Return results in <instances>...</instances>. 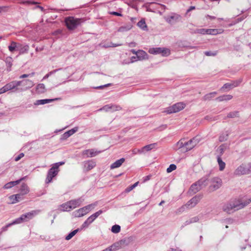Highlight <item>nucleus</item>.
<instances>
[{"instance_id": "nucleus-1", "label": "nucleus", "mask_w": 251, "mask_h": 251, "mask_svg": "<svg viewBox=\"0 0 251 251\" xmlns=\"http://www.w3.org/2000/svg\"><path fill=\"white\" fill-rule=\"evenodd\" d=\"M251 202V198L244 202H242L237 199H232L225 203L222 205V210L227 214H231L235 211L244 208L245 206Z\"/></svg>"}, {"instance_id": "nucleus-2", "label": "nucleus", "mask_w": 251, "mask_h": 251, "mask_svg": "<svg viewBox=\"0 0 251 251\" xmlns=\"http://www.w3.org/2000/svg\"><path fill=\"white\" fill-rule=\"evenodd\" d=\"M196 137L186 141L185 139H180L176 145V149L180 150L181 152H186L194 148L198 143Z\"/></svg>"}, {"instance_id": "nucleus-3", "label": "nucleus", "mask_w": 251, "mask_h": 251, "mask_svg": "<svg viewBox=\"0 0 251 251\" xmlns=\"http://www.w3.org/2000/svg\"><path fill=\"white\" fill-rule=\"evenodd\" d=\"M23 82L24 81H13L6 84L0 89V94L4 93L9 90H12L13 92L24 91L22 88H18V86L22 84Z\"/></svg>"}, {"instance_id": "nucleus-4", "label": "nucleus", "mask_w": 251, "mask_h": 251, "mask_svg": "<svg viewBox=\"0 0 251 251\" xmlns=\"http://www.w3.org/2000/svg\"><path fill=\"white\" fill-rule=\"evenodd\" d=\"M97 202H95L81 208L75 212L73 214L75 217H81L88 213L92 209L97 206Z\"/></svg>"}, {"instance_id": "nucleus-5", "label": "nucleus", "mask_w": 251, "mask_h": 251, "mask_svg": "<svg viewBox=\"0 0 251 251\" xmlns=\"http://www.w3.org/2000/svg\"><path fill=\"white\" fill-rule=\"evenodd\" d=\"M38 213V211L32 210L29 212L23 214L20 217L13 221V224H18L28 221L30 219H32Z\"/></svg>"}, {"instance_id": "nucleus-6", "label": "nucleus", "mask_w": 251, "mask_h": 251, "mask_svg": "<svg viewBox=\"0 0 251 251\" xmlns=\"http://www.w3.org/2000/svg\"><path fill=\"white\" fill-rule=\"evenodd\" d=\"M81 19L69 17L65 19V24L69 30H73L80 24Z\"/></svg>"}, {"instance_id": "nucleus-7", "label": "nucleus", "mask_w": 251, "mask_h": 251, "mask_svg": "<svg viewBox=\"0 0 251 251\" xmlns=\"http://www.w3.org/2000/svg\"><path fill=\"white\" fill-rule=\"evenodd\" d=\"M185 104L182 102L176 103L172 106H169L165 109L164 112L167 114H172L173 113L178 112L185 107Z\"/></svg>"}, {"instance_id": "nucleus-8", "label": "nucleus", "mask_w": 251, "mask_h": 251, "mask_svg": "<svg viewBox=\"0 0 251 251\" xmlns=\"http://www.w3.org/2000/svg\"><path fill=\"white\" fill-rule=\"evenodd\" d=\"M222 179L218 177H215L211 179L209 189L210 191H214L220 188L222 185Z\"/></svg>"}, {"instance_id": "nucleus-9", "label": "nucleus", "mask_w": 251, "mask_h": 251, "mask_svg": "<svg viewBox=\"0 0 251 251\" xmlns=\"http://www.w3.org/2000/svg\"><path fill=\"white\" fill-rule=\"evenodd\" d=\"M181 19V16L176 13H172L165 17V21L171 25L180 22Z\"/></svg>"}, {"instance_id": "nucleus-10", "label": "nucleus", "mask_w": 251, "mask_h": 251, "mask_svg": "<svg viewBox=\"0 0 251 251\" xmlns=\"http://www.w3.org/2000/svg\"><path fill=\"white\" fill-rule=\"evenodd\" d=\"M202 198V195H197L193 197L186 204L187 209L194 207Z\"/></svg>"}, {"instance_id": "nucleus-11", "label": "nucleus", "mask_w": 251, "mask_h": 251, "mask_svg": "<svg viewBox=\"0 0 251 251\" xmlns=\"http://www.w3.org/2000/svg\"><path fill=\"white\" fill-rule=\"evenodd\" d=\"M149 51L151 54H162L163 56H168L170 54V50L168 49L162 48H151Z\"/></svg>"}, {"instance_id": "nucleus-12", "label": "nucleus", "mask_w": 251, "mask_h": 251, "mask_svg": "<svg viewBox=\"0 0 251 251\" xmlns=\"http://www.w3.org/2000/svg\"><path fill=\"white\" fill-rule=\"evenodd\" d=\"M58 171L59 170H57L56 169L52 167L48 172L46 179V183H50L52 181L53 177L57 175Z\"/></svg>"}, {"instance_id": "nucleus-13", "label": "nucleus", "mask_w": 251, "mask_h": 251, "mask_svg": "<svg viewBox=\"0 0 251 251\" xmlns=\"http://www.w3.org/2000/svg\"><path fill=\"white\" fill-rule=\"evenodd\" d=\"M234 174L236 176L247 175L248 172L246 164H242L240 165L235 171Z\"/></svg>"}, {"instance_id": "nucleus-14", "label": "nucleus", "mask_w": 251, "mask_h": 251, "mask_svg": "<svg viewBox=\"0 0 251 251\" xmlns=\"http://www.w3.org/2000/svg\"><path fill=\"white\" fill-rule=\"evenodd\" d=\"M100 151H95L94 149H88L82 151V155H86L87 157H92L96 156Z\"/></svg>"}, {"instance_id": "nucleus-15", "label": "nucleus", "mask_w": 251, "mask_h": 251, "mask_svg": "<svg viewBox=\"0 0 251 251\" xmlns=\"http://www.w3.org/2000/svg\"><path fill=\"white\" fill-rule=\"evenodd\" d=\"M84 170L85 171H89L96 166V162L93 160H88L83 162Z\"/></svg>"}, {"instance_id": "nucleus-16", "label": "nucleus", "mask_w": 251, "mask_h": 251, "mask_svg": "<svg viewBox=\"0 0 251 251\" xmlns=\"http://www.w3.org/2000/svg\"><path fill=\"white\" fill-rule=\"evenodd\" d=\"M84 199L79 198L78 199L73 200L69 201V203L71 206V209H74L78 206H79L82 202L84 201Z\"/></svg>"}, {"instance_id": "nucleus-17", "label": "nucleus", "mask_w": 251, "mask_h": 251, "mask_svg": "<svg viewBox=\"0 0 251 251\" xmlns=\"http://www.w3.org/2000/svg\"><path fill=\"white\" fill-rule=\"evenodd\" d=\"M208 178H209V176L207 175L205 176L202 178H201L200 179H199L198 181L196 182L198 185H199L200 186V188L201 189L203 187H206L208 183Z\"/></svg>"}, {"instance_id": "nucleus-18", "label": "nucleus", "mask_w": 251, "mask_h": 251, "mask_svg": "<svg viewBox=\"0 0 251 251\" xmlns=\"http://www.w3.org/2000/svg\"><path fill=\"white\" fill-rule=\"evenodd\" d=\"M241 80H236L233 82H232L231 83H227L224 85V86L222 87V89H231L234 87H236L240 84L241 82Z\"/></svg>"}, {"instance_id": "nucleus-19", "label": "nucleus", "mask_w": 251, "mask_h": 251, "mask_svg": "<svg viewBox=\"0 0 251 251\" xmlns=\"http://www.w3.org/2000/svg\"><path fill=\"white\" fill-rule=\"evenodd\" d=\"M78 130V127H75L72 128L71 130H69L66 132H65L62 135L61 137L62 140H65L71 136L72 135L74 134L75 132Z\"/></svg>"}, {"instance_id": "nucleus-20", "label": "nucleus", "mask_w": 251, "mask_h": 251, "mask_svg": "<svg viewBox=\"0 0 251 251\" xmlns=\"http://www.w3.org/2000/svg\"><path fill=\"white\" fill-rule=\"evenodd\" d=\"M29 47L27 45H23L19 43L17 50L19 51L20 54H22L27 53L29 50Z\"/></svg>"}, {"instance_id": "nucleus-21", "label": "nucleus", "mask_w": 251, "mask_h": 251, "mask_svg": "<svg viewBox=\"0 0 251 251\" xmlns=\"http://www.w3.org/2000/svg\"><path fill=\"white\" fill-rule=\"evenodd\" d=\"M9 199L11 201V203L14 204L18 202V201H20V200H22L23 199V197H22L21 194H18L10 196L9 197Z\"/></svg>"}, {"instance_id": "nucleus-22", "label": "nucleus", "mask_w": 251, "mask_h": 251, "mask_svg": "<svg viewBox=\"0 0 251 251\" xmlns=\"http://www.w3.org/2000/svg\"><path fill=\"white\" fill-rule=\"evenodd\" d=\"M156 146V143L151 144L143 147L141 150H138L137 151L139 152V153H141L143 152L144 151H151V150L154 149Z\"/></svg>"}, {"instance_id": "nucleus-23", "label": "nucleus", "mask_w": 251, "mask_h": 251, "mask_svg": "<svg viewBox=\"0 0 251 251\" xmlns=\"http://www.w3.org/2000/svg\"><path fill=\"white\" fill-rule=\"evenodd\" d=\"M60 100V98H56V99H43V100H39L36 101L35 104V105H43L50 102L54 101L55 100Z\"/></svg>"}, {"instance_id": "nucleus-24", "label": "nucleus", "mask_w": 251, "mask_h": 251, "mask_svg": "<svg viewBox=\"0 0 251 251\" xmlns=\"http://www.w3.org/2000/svg\"><path fill=\"white\" fill-rule=\"evenodd\" d=\"M95 217L92 215L89 217L87 220L83 223L81 226V228L88 227V226L95 220Z\"/></svg>"}, {"instance_id": "nucleus-25", "label": "nucleus", "mask_w": 251, "mask_h": 251, "mask_svg": "<svg viewBox=\"0 0 251 251\" xmlns=\"http://www.w3.org/2000/svg\"><path fill=\"white\" fill-rule=\"evenodd\" d=\"M102 109L106 111H108L109 109H111L112 111H115L122 110V107L120 106L117 105H112L111 106L107 105L103 107Z\"/></svg>"}, {"instance_id": "nucleus-26", "label": "nucleus", "mask_w": 251, "mask_h": 251, "mask_svg": "<svg viewBox=\"0 0 251 251\" xmlns=\"http://www.w3.org/2000/svg\"><path fill=\"white\" fill-rule=\"evenodd\" d=\"M125 161V159L124 158L116 160L110 165V169H114L120 167Z\"/></svg>"}, {"instance_id": "nucleus-27", "label": "nucleus", "mask_w": 251, "mask_h": 251, "mask_svg": "<svg viewBox=\"0 0 251 251\" xmlns=\"http://www.w3.org/2000/svg\"><path fill=\"white\" fill-rule=\"evenodd\" d=\"M23 179V178H22L20 179L19 180H18L16 181H10L9 182H8L4 185L3 188L6 189L11 188L13 187V186L18 184L20 183V182Z\"/></svg>"}, {"instance_id": "nucleus-28", "label": "nucleus", "mask_w": 251, "mask_h": 251, "mask_svg": "<svg viewBox=\"0 0 251 251\" xmlns=\"http://www.w3.org/2000/svg\"><path fill=\"white\" fill-rule=\"evenodd\" d=\"M20 191V194H21L22 197H23V195L27 194L29 192V188H28L27 185L26 184L23 183L21 186Z\"/></svg>"}, {"instance_id": "nucleus-29", "label": "nucleus", "mask_w": 251, "mask_h": 251, "mask_svg": "<svg viewBox=\"0 0 251 251\" xmlns=\"http://www.w3.org/2000/svg\"><path fill=\"white\" fill-rule=\"evenodd\" d=\"M36 91L38 94H42L46 91V88L45 85L43 83L38 84L36 86Z\"/></svg>"}, {"instance_id": "nucleus-30", "label": "nucleus", "mask_w": 251, "mask_h": 251, "mask_svg": "<svg viewBox=\"0 0 251 251\" xmlns=\"http://www.w3.org/2000/svg\"><path fill=\"white\" fill-rule=\"evenodd\" d=\"M120 248V245L119 243H116L112 245L109 247L101 251H115Z\"/></svg>"}, {"instance_id": "nucleus-31", "label": "nucleus", "mask_w": 251, "mask_h": 251, "mask_svg": "<svg viewBox=\"0 0 251 251\" xmlns=\"http://www.w3.org/2000/svg\"><path fill=\"white\" fill-rule=\"evenodd\" d=\"M233 98L231 95H224L217 98L215 100L218 101H222L224 100H228Z\"/></svg>"}, {"instance_id": "nucleus-32", "label": "nucleus", "mask_w": 251, "mask_h": 251, "mask_svg": "<svg viewBox=\"0 0 251 251\" xmlns=\"http://www.w3.org/2000/svg\"><path fill=\"white\" fill-rule=\"evenodd\" d=\"M229 134L228 131H226L225 132L222 133L219 137V140L221 142L226 141L227 140Z\"/></svg>"}, {"instance_id": "nucleus-33", "label": "nucleus", "mask_w": 251, "mask_h": 251, "mask_svg": "<svg viewBox=\"0 0 251 251\" xmlns=\"http://www.w3.org/2000/svg\"><path fill=\"white\" fill-rule=\"evenodd\" d=\"M201 190V188H200V186L197 184L196 182L193 184L190 188V191L194 194L197 193Z\"/></svg>"}, {"instance_id": "nucleus-34", "label": "nucleus", "mask_w": 251, "mask_h": 251, "mask_svg": "<svg viewBox=\"0 0 251 251\" xmlns=\"http://www.w3.org/2000/svg\"><path fill=\"white\" fill-rule=\"evenodd\" d=\"M18 45L19 43L12 41L10 45L8 46L9 50L11 52H14L15 50H17Z\"/></svg>"}, {"instance_id": "nucleus-35", "label": "nucleus", "mask_w": 251, "mask_h": 251, "mask_svg": "<svg viewBox=\"0 0 251 251\" xmlns=\"http://www.w3.org/2000/svg\"><path fill=\"white\" fill-rule=\"evenodd\" d=\"M217 93L216 92H211V93L207 94L203 96V97L202 98V99L203 100H204V101L210 100H211V99L215 97V96L217 95Z\"/></svg>"}, {"instance_id": "nucleus-36", "label": "nucleus", "mask_w": 251, "mask_h": 251, "mask_svg": "<svg viewBox=\"0 0 251 251\" xmlns=\"http://www.w3.org/2000/svg\"><path fill=\"white\" fill-rule=\"evenodd\" d=\"M217 162L219 166L220 171H223L226 167V163L223 161L220 156H217Z\"/></svg>"}, {"instance_id": "nucleus-37", "label": "nucleus", "mask_w": 251, "mask_h": 251, "mask_svg": "<svg viewBox=\"0 0 251 251\" xmlns=\"http://www.w3.org/2000/svg\"><path fill=\"white\" fill-rule=\"evenodd\" d=\"M147 56V53L143 50H138L137 53V59L138 60H143L146 58Z\"/></svg>"}, {"instance_id": "nucleus-38", "label": "nucleus", "mask_w": 251, "mask_h": 251, "mask_svg": "<svg viewBox=\"0 0 251 251\" xmlns=\"http://www.w3.org/2000/svg\"><path fill=\"white\" fill-rule=\"evenodd\" d=\"M61 210L64 211H69L72 210L71 206L69 203V201L62 204L61 206Z\"/></svg>"}, {"instance_id": "nucleus-39", "label": "nucleus", "mask_w": 251, "mask_h": 251, "mask_svg": "<svg viewBox=\"0 0 251 251\" xmlns=\"http://www.w3.org/2000/svg\"><path fill=\"white\" fill-rule=\"evenodd\" d=\"M226 148V146L225 144H223L219 146L217 150V151L219 153V155L218 156H220V157H221V156L223 154Z\"/></svg>"}, {"instance_id": "nucleus-40", "label": "nucleus", "mask_w": 251, "mask_h": 251, "mask_svg": "<svg viewBox=\"0 0 251 251\" xmlns=\"http://www.w3.org/2000/svg\"><path fill=\"white\" fill-rule=\"evenodd\" d=\"M23 81H24V82L22 83V84H24V85H27V87H26L25 88V89H23L24 90V91L32 87L34 85L33 82L30 80L27 79V80H23Z\"/></svg>"}, {"instance_id": "nucleus-41", "label": "nucleus", "mask_w": 251, "mask_h": 251, "mask_svg": "<svg viewBox=\"0 0 251 251\" xmlns=\"http://www.w3.org/2000/svg\"><path fill=\"white\" fill-rule=\"evenodd\" d=\"M208 34L216 35L223 32L221 29H208Z\"/></svg>"}, {"instance_id": "nucleus-42", "label": "nucleus", "mask_w": 251, "mask_h": 251, "mask_svg": "<svg viewBox=\"0 0 251 251\" xmlns=\"http://www.w3.org/2000/svg\"><path fill=\"white\" fill-rule=\"evenodd\" d=\"M137 25L143 30H146L147 26L144 20H140L138 23Z\"/></svg>"}, {"instance_id": "nucleus-43", "label": "nucleus", "mask_w": 251, "mask_h": 251, "mask_svg": "<svg viewBox=\"0 0 251 251\" xmlns=\"http://www.w3.org/2000/svg\"><path fill=\"white\" fill-rule=\"evenodd\" d=\"M79 229H76L71 232H70L67 236H66L65 239L66 240H70L74 236H75L78 231Z\"/></svg>"}, {"instance_id": "nucleus-44", "label": "nucleus", "mask_w": 251, "mask_h": 251, "mask_svg": "<svg viewBox=\"0 0 251 251\" xmlns=\"http://www.w3.org/2000/svg\"><path fill=\"white\" fill-rule=\"evenodd\" d=\"M19 3L23 4H36L38 2L31 0H21Z\"/></svg>"}, {"instance_id": "nucleus-45", "label": "nucleus", "mask_w": 251, "mask_h": 251, "mask_svg": "<svg viewBox=\"0 0 251 251\" xmlns=\"http://www.w3.org/2000/svg\"><path fill=\"white\" fill-rule=\"evenodd\" d=\"M121 227L118 225H115L112 226L111 228V231L114 233H118L120 231Z\"/></svg>"}, {"instance_id": "nucleus-46", "label": "nucleus", "mask_w": 251, "mask_h": 251, "mask_svg": "<svg viewBox=\"0 0 251 251\" xmlns=\"http://www.w3.org/2000/svg\"><path fill=\"white\" fill-rule=\"evenodd\" d=\"M238 117H239V112L238 111L231 112L229 113L227 115V118H231Z\"/></svg>"}, {"instance_id": "nucleus-47", "label": "nucleus", "mask_w": 251, "mask_h": 251, "mask_svg": "<svg viewBox=\"0 0 251 251\" xmlns=\"http://www.w3.org/2000/svg\"><path fill=\"white\" fill-rule=\"evenodd\" d=\"M187 209V207L186 206V204H185V205L181 206L179 208H178L176 210V212L177 214H179L184 212L185 210V209Z\"/></svg>"}, {"instance_id": "nucleus-48", "label": "nucleus", "mask_w": 251, "mask_h": 251, "mask_svg": "<svg viewBox=\"0 0 251 251\" xmlns=\"http://www.w3.org/2000/svg\"><path fill=\"white\" fill-rule=\"evenodd\" d=\"M138 183H139L138 182H136L133 185L128 187L127 188H126V189L125 192L126 193L129 192L130 191H131L132 190H133L134 188H135L137 186Z\"/></svg>"}, {"instance_id": "nucleus-49", "label": "nucleus", "mask_w": 251, "mask_h": 251, "mask_svg": "<svg viewBox=\"0 0 251 251\" xmlns=\"http://www.w3.org/2000/svg\"><path fill=\"white\" fill-rule=\"evenodd\" d=\"M176 169V166L175 164H171L169 167L167 169V172L168 173H171Z\"/></svg>"}, {"instance_id": "nucleus-50", "label": "nucleus", "mask_w": 251, "mask_h": 251, "mask_svg": "<svg viewBox=\"0 0 251 251\" xmlns=\"http://www.w3.org/2000/svg\"><path fill=\"white\" fill-rule=\"evenodd\" d=\"M208 29L201 28L197 30V32L201 34H208Z\"/></svg>"}, {"instance_id": "nucleus-51", "label": "nucleus", "mask_w": 251, "mask_h": 251, "mask_svg": "<svg viewBox=\"0 0 251 251\" xmlns=\"http://www.w3.org/2000/svg\"><path fill=\"white\" fill-rule=\"evenodd\" d=\"M64 164H65V162L63 161L59 162L54 164L52 167L53 168H54L55 169H56L57 170H58L59 167L61 165H64Z\"/></svg>"}, {"instance_id": "nucleus-52", "label": "nucleus", "mask_w": 251, "mask_h": 251, "mask_svg": "<svg viewBox=\"0 0 251 251\" xmlns=\"http://www.w3.org/2000/svg\"><path fill=\"white\" fill-rule=\"evenodd\" d=\"M104 211H105V210H104ZM104 211H103L102 210H100L96 212V213H95L94 214H92V215L94 217H95V219H96Z\"/></svg>"}, {"instance_id": "nucleus-53", "label": "nucleus", "mask_w": 251, "mask_h": 251, "mask_svg": "<svg viewBox=\"0 0 251 251\" xmlns=\"http://www.w3.org/2000/svg\"><path fill=\"white\" fill-rule=\"evenodd\" d=\"M60 70H61V69H58V70H57V69H56V70H53V71H52L50 72V73H49L48 74H47V75H45V76L43 77V79H46V78H48V77H49L51 75H52V74H53L55 73V72H56L57 71Z\"/></svg>"}, {"instance_id": "nucleus-54", "label": "nucleus", "mask_w": 251, "mask_h": 251, "mask_svg": "<svg viewBox=\"0 0 251 251\" xmlns=\"http://www.w3.org/2000/svg\"><path fill=\"white\" fill-rule=\"evenodd\" d=\"M15 224H13V221L11 223L7 224L5 226H4L2 227V228H1L2 231H6L7 230L8 227H9V226H11L12 225H15Z\"/></svg>"}, {"instance_id": "nucleus-55", "label": "nucleus", "mask_w": 251, "mask_h": 251, "mask_svg": "<svg viewBox=\"0 0 251 251\" xmlns=\"http://www.w3.org/2000/svg\"><path fill=\"white\" fill-rule=\"evenodd\" d=\"M190 221L191 224L198 222L199 221V218L198 216L194 217L189 219Z\"/></svg>"}, {"instance_id": "nucleus-56", "label": "nucleus", "mask_w": 251, "mask_h": 251, "mask_svg": "<svg viewBox=\"0 0 251 251\" xmlns=\"http://www.w3.org/2000/svg\"><path fill=\"white\" fill-rule=\"evenodd\" d=\"M217 51L211 52V51H205L204 54L206 56H215L217 54Z\"/></svg>"}, {"instance_id": "nucleus-57", "label": "nucleus", "mask_w": 251, "mask_h": 251, "mask_svg": "<svg viewBox=\"0 0 251 251\" xmlns=\"http://www.w3.org/2000/svg\"><path fill=\"white\" fill-rule=\"evenodd\" d=\"M24 156V154L23 153H21L17 156L15 157L14 160L15 161H18Z\"/></svg>"}, {"instance_id": "nucleus-58", "label": "nucleus", "mask_w": 251, "mask_h": 251, "mask_svg": "<svg viewBox=\"0 0 251 251\" xmlns=\"http://www.w3.org/2000/svg\"><path fill=\"white\" fill-rule=\"evenodd\" d=\"M8 9V6H0V13L3 12H6Z\"/></svg>"}, {"instance_id": "nucleus-59", "label": "nucleus", "mask_w": 251, "mask_h": 251, "mask_svg": "<svg viewBox=\"0 0 251 251\" xmlns=\"http://www.w3.org/2000/svg\"><path fill=\"white\" fill-rule=\"evenodd\" d=\"M130 29V27L127 28L126 27L122 26V27L119 28L118 31H120V32H124V31H128Z\"/></svg>"}, {"instance_id": "nucleus-60", "label": "nucleus", "mask_w": 251, "mask_h": 251, "mask_svg": "<svg viewBox=\"0 0 251 251\" xmlns=\"http://www.w3.org/2000/svg\"><path fill=\"white\" fill-rule=\"evenodd\" d=\"M246 166L248 174H249L251 173V162L247 164H246Z\"/></svg>"}, {"instance_id": "nucleus-61", "label": "nucleus", "mask_w": 251, "mask_h": 251, "mask_svg": "<svg viewBox=\"0 0 251 251\" xmlns=\"http://www.w3.org/2000/svg\"><path fill=\"white\" fill-rule=\"evenodd\" d=\"M122 45V44H114L111 43L108 46H107L106 47H116L118 46H121Z\"/></svg>"}, {"instance_id": "nucleus-62", "label": "nucleus", "mask_w": 251, "mask_h": 251, "mask_svg": "<svg viewBox=\"0 0 251 251\" xmlns=\"http://www.w3.org/2000/svg\"><path fill=\"white\" fill-rule=\"evenodd\" d=\"M128 46L130 48L135 47L136 46V43L135 42H132L128 43Z\"/></svg>"}, {"instance_id": "nucleus-63", "label": "nucleus", "mask_w": 251, "mask_h": 251, "mask_svg": "<svg viewBox=\"0 0 251 251\" xmlns=\"http://www.w3.org/2000/svg\"><path fill=\"white\" fill-rule=\"evenodd\" d=\"M111 85V84L110 83H109V84H106L104 85H101V86L97 87L96 88V89H102L103 87H107V86H110Z\"/></svg>"}, {"instance_id": "nucleus-64", "label": "nucleus", "mask_w": 251, "mask_h": 251, "mask_svg": "<svg viewBox=\"0 0 251 251\" xmlns=\"http://www.w3.org/2000/svg\"><path fill=\"white\" fill-rule=\"evenodd\" d=\"M112 15L117 16H122V14L117 12H113L111 13Z\"/></svg>"}]
</instances>
